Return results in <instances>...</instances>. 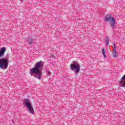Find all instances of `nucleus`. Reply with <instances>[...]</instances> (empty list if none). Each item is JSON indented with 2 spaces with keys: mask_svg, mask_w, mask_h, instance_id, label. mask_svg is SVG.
<instances>
[{
  "mask_svg": "<svg viewBox=\"0 0 125 125\" xmlns=\"http://www.w3.org/2000/svg\"><path fill=\"white\" fill-rule=\"evenodd\" d=\"M42 62L40 61L36 63L34 67L31 68L29 71V74L35 79L41 80L42 76Z\"/></svg>",
  "mask_w": 125,
  "mask_h": 125,
  "instance_id": "obj_1",
  "label": "nucleus"
},
{
  "mask_svg": "<svg viewBox=\"0 0 125 125\" xmlns=\"http://www.w3.org/2000/svg\"><path fill=\"white\" fill-rule=\"evenodd\" d=\"M111 14L106 15L105 17L104 20L105 22H110V26L113 29H115V24H116V21L115 18L111 17Z\"/></svg>",
  "mask_w": 125,
  "mask_h": 125,
  "instance_id": "obj_2",
  "label": "nucleus"
},
{
  "mask_svg": "<svg viewBox=\"0 0 125 125\" xmlns=\"http://www.w3.org/2000/svg\"><path fill=\"white\" fill-rule=\"evenodd\" d=\"M23 104L27 108L28 110L29 111V113L32 115L34 114L35 111H34V108L33 106H32V103H31V101L30 100L28 99H25L23 101Z\"/></svg>",
  "mask_w": 125,
  "mask_h": 125,
  "instance_id": "obj_3",
  "label": "nucleus"
},
{
  "mask_svg": "<svg viewBox=\"0 0 125 125\" xmlns=\"http://www.w3.org/2000/svg\"><path fill=\"white\" fill-rule=\"evenodd\" d=\"M70 70L75 73V75L77 76L78 73H80V64L77 62L73 61L69 66Z\"/></svg>",
  "mask_w": 125,
  "mask_h": 125,
  "instance_id": "obj_4",
  "label": "nucleus"
},
{
  "mask_svg": "<svg viewBox=\"0 0 125 125\" xmlns=\"http://www.w3.org/2000/svg\"><path fill=\"white\" fill-rule=\"evenodd\" d=\"M8 67V58L0 59V68L5 70Z\"/></svg>",
  "mask_w": 125,
  "mask_h": 125,
  "instance_id": "obj_5",
  "label": "nucleus"
},
{
  "mask_svg": "<svg viewBox=\"0 0 125 125\" xmlns=\"http://www.w3.org/2000/svg\"><path fill=\"white\" fill-rule=\"evenodd\" d=\"M26 41V42L28 45H33V44H35V39L31 37H27Z\"/></svg>",
  "mask_w": 125,
  "mask_h": 125,
  "instance_id": "obj_6",
  "label": "nucleus"
},
{
  "mask_svg": "<svg viewBox=\"0 0 125 125\" xmlns=\"http://www.w3.org/2000/svg\"><path fill=\"white\" fill-rule=\"evenodd\" d=\"M119 83L122 87H125V74L121 78Z\"/></svg>",
  "mask_w": 125,
  "mask_h": 125,
  "instance_id": "obj_7",
  "label": "nucleus"
},
{
  "mask_svg": "<svg viewBox=\"0 0 125 125\" xmlns=\"http://www.w3.org/2000/svg\"><path fill=\"white\" fill-rule=\"evenodd\" d=\"M5 47H2L0 49V57H2L3 55H4V54L5 53Z\"/></svg>",
  "mask_w": 125,
  "mask_h": 125,
  "instance_id": "obj_8",
  "label": "nucleus"
},
{
  "mask_svg": "<svg viewBox=\"0 0 125 125\" xmlns=\"http://www.w3.org/2000/svg\"><path fill=\"white\" fill-rule=\"evenodd\" d=\"M105 39L106 40L105 41V42L106 43V45L108 46V45H109V38L108 37H106Z\"/></svg>",
  "mask_w": 125,
  "mask_h": 125,
  "instance_id": "obj_9",
  "label": "nucleus"
},
{
  "mask_svg": "<svg viewBox=\"0 0 125 125\" xmlns=\"http://www.w3.org/2000/svg\"><path fill=\"white\" fill-rule=\"evenodd\" d=\"M102 54L104 58H106V57H107L106 56V55H105V49L104 48H102Z\"/></svg>",
  "mask_w": 125,
  "mask_h": 125,
  "instance_id": "obj_10",
  "label": "nucleus"
},
{
  "mask_svg": "<svg viewBox=\"0 0 125 125\" xmlns=\"http://www.w3.org/2000/svg\"><path fill=\"white\" fill-rule=\"evenodd\" d=\"M112 55H113V57H116L117 51H116V50H113Z\"/></svg>",
  "mask_w": 125,
  "mask_h": 125,
  "instance_id": "obj_11",
  "label": "nucleus"
},
{
  "mask_svg": "<svg viewBox=\"0 0 125 125\" xmlns=\"http://www.w3.org/2000/svg\"><path fill=\"white\" fill-rule=\"evenodd\" d=\"M113 45V50H116V45H115V43H112Z\"/></svg>",
  "mask_w": 125,
  "mask_h": 125,
  "instance_id": "obj_12",
  "label": "nucleus"
},
{
  "mask_svg": "<svg viewBox=\"0 0 125 125\" xmlns=\"http://www.w3.org/2000/svg\"><path fill=\"white\" fill-rule=\"evenodd\" d=\"M20 0L21 2H23V0Z\"/></svg>",
  "mask_w": 125,
  "mask_h": 125,
  "instance_id": "obj_13",
  "label": "nucleus"
},
{
  "mask_svg": "<svg viewBox=\"0 0 125 125\" xmlns=\"http://www.w3.org/2000/svg\"><path fill=\"white\" fill-rule=\"evenodd\" d=\"M9 54H7V56H9Z\"/></svg>",
  "mask_w": 125,
  "mask_h": 125,
  "instance_id": "obj_14",
  "label": "nucleus"
},
{
  "mask_svg": "<svg viewBox=\"0 0 125 125\" xmlns=\"http://www.w3.org/2000/svg\"><path fill=\"white\" fill-rule=\"evenodd\" d=\"M48 73H49V74H50V72H48Z\"/></svg>",
  "mask_w": 125,
  "mask_h": 125,
  "instance_id": "obj_15",
  "label": "nucleus"
}]
</instances>
